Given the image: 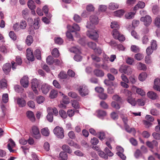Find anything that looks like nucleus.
Returning <instances> with one entry per match:
<instances>
[{
  "label": "nucleus",
  "instance_id": "9",
  "mask_svg": "<svg viewBox=\"0 0 160 160\" xmlns=\"http://www.w3.org/2000/svg\"><path fill=\"white\" fill-rule=\"evenodd\" d=\"M89 20L91 23H88V25L91 24L95 26V25L98 24L99 22L98 17L94 15H91L89 18Z\"/></svg>",
  "mask_w": 160,
  "mask_h": 160
},
{
  "label": "nucleus",
  "instance_id": "6",
  "mask_svg": "<svg viewBox=\"0 0 160 160\" xmlns=\"http://www.w3.org/2000/svg\"><path fill=\"white\" fill-rule=\"evenodd\" d=\"M39 82L38 81L36 78L33 79L31 82L32 88L34 92L37 94L38 93L37 88Z\"/></svg>",
  "mask_w": 160,
  "mask_h": 160
},
{
  "label": "nucleus",
  "instance_id": "28",
  "mask_svg": "<svg viewBox=\"0 0 160 160\" xmlns=\"http://www.w3.org/2000/svg\"><path fill=\"white\" fill-rule=\"evenodd\" d=\"M68 75L66 72L62 71L58 75V77L61 79H65L67 78Z\"/></svg>",
  "mask_w": 160,
  "mask_h": 160
},
{
  "label": "nucleus",
  "instance_id": "47",
  "mask_svg": "<svg viewBox=\"0 0 160 160\" xmlns=\"http://www.w3.org/2000/svg\"><path fill=\"white\" fill-rule=\"evenodd\" d=\"M8 100V96L7 93L3 94L2 96V101L4 103H7Z\"/></svg>",
  "mask_w": 160,
  "mask_h": 160
},
{
  "label": "nucleus",
  "instance_id": "20",
  "mask_svg": "<svg viewBox=\"0 0 160 160\" xmlns=\"http://www.w3.org/2000/svg\"><path fill=\"white\" fill-rule=\"evenodd\" d=\"M17 102L20 107H23L25 106L26 104L25 101L22 98H18Z\"/></svg>",
  "mask_w": 160,
  "mask_h": 160
},
{
  "label": "nucleus",
  "instance_id": "48",
  "mask_svg": "<svg viewBox=\"0 0 160 160\" xmlns=\"http://www.w3.org/2000/svg\"><path fill=\"white\" fill-rule=\"evenodd\" d=\"M143 58L144 56L143 55L140 53L136 54L134 56L135 58L138 61L141 60Z\"/></svg>",
  "mask_w": 160,
  "mask_h": 160
},
{
  "label": "nucleus",
  "instance_id": "25",
  "mask_svg": "<svg viewBox=\"0 0 160 160\" xmlns=\"http://www.w3.org/2000/svg\"><path fill=\"white\" fill-rule=\"evenodd\" d=\"M146 145L149 148H152L153 146H157L158 145L157 142L155 140H153L152 142L147 141L146 142Z\"/></svg>",
  "mask_w": 160,
  "mask_h": 160
},
{
  "label": "nucleus",
  "instance_id": "8",
  "mask_svg": "<svg viewBox=\"0 0 160 160\" xmlns=\"http://www.w3.org/2000/svg\"><path fill=\"white\" fill-rule=\"evenodd\" d=\"M32 133L33 136L36 139H38L40 138V134L39 130L38 127L36 126H34L32 127Z\"/></svg>",
  "mask_w": 160,
  "mask_h": 160
},
{
  "label": "nucleus",
  "instance_id": "49",
  "mask_svg": "<svg viewBox=\"0 0 160 160\" xmlns=\"http://www.w3.org/2000/svg\"><path fill=\"white\" fill-rule=\"evenodd\" d=\"M29 11L28 8H25L22 11V15L24 18H26L29 14Z\"/></svg>",
  "mask_w": 160,
  "mask_h": 160
},
{
  "label": "nucleus",
  "instance_id": "53",
  "mask_svg": "<svg viewBox=\"0 0 160 160\" xmlns=\"http://www.w3.org/2000/svg\"><path fill=\"white\" fill-rule=\"evenodd\" d=\"M70 51L72 52L75 53H79L80 51L76 47H73L69 49Z\"/></svg>",
  "mask_w": 160,
  "mask_h": 160
},
{
  "label": "nucleus",
  "instance_id": "52",
  "mask_svg": "<svg viewBox=\"0 0 160 160\" xmlns=\"http://www.w3.org/2000/svg\"><path fill=\"white\" fill-rule=\"evenodd\" d=\"M88 45L89 47L94 50L96 49V44L95 42H89L88 43Z\"/></svg>",
  "mask_w": 160,
  "mask_h": 160
},
{
  "label": "nucleus",
  "instance_id": "4",
  "mask_svg": "<svg viewBox=\"0 0 160 160\" xmlns=\"http://www.w3.org/2000/svg\"><path fill=\"white\" fill-rule=\"evenodd\" d=\"M53 132L58 138L62 139L64 137V130L62 128L57 126L53 129Z\"/></svg>",
  "mask_w": 160,
  "mask_h": 160
},
{
  "label": "nucleus",
  "instance_id": "27",
  "mask_svg": "<svg viewBox=\"0 0 160 160\" xmlns=\"http://www.w3.org/2000/svg\"><path fill=\"white\" fill-rule=\"evenodd\" d=\"M62 148L66 152H67L69 153H71L72 152V150L70 149V147L67 145L64 144L62 146Z\"/></svg>",
  "mask_w": 160,
  "mask_h": 160
},
{
  "label": "nucleus",
  "instance_id": "15",
  "mask_svg": "<svg viewBox=\"0 0 160 160\" xmlns=\"http://www.w3.org/2000/svg\"><path fill=\"white\" fill-rule=\"evenodd\" d=\"M9 141L10 143L8 144V148L10 152H13L15 151V150L12 149V148L15 147V144L12 139H10Z\"/></svg>",
  "mask_w": 160,
  "mask_h": 160
},
{
  "label": "nucleus",
  "instance_id": "59",
  "mask_svg": "<svg viewBox=\"0 0 160 160\" xmlns=\"http://www.w3.org/2000/svg\"><path fill=\"white\" fill-rule=\"evenodd\" d=\"M86 9L89 12H92L94 10V7L92 5L90 4L87 6Z\"/></svg>",
  "mask_w": 160,
  "mask_h": 160
},
{
  "label": "nucleus",
  "instance_id": "51",
  "mask_svg": "<svg viewBox=\"0 0 160 160\" xmlns=\"http://www.w3.org/2000/svg\"><path fill=\"white\" fill-rule=\"evenodd\" d=\"M47 118L48 120L50 122H52L53 121V114L52 112H49L47 116Z\"/></svg>",
  "mask_w": 160,
  "mask_h": 160
},
{
  "label": "nucleus",
  "instance_id": "2",
  "mask_svg": "<svg viewBox=\"0 0 160 160\" xmlns=\"http://www.w3.org/2000/svg\"><path fill=\"white\" fill-rule=\"evenodd\" d=\"M111 27L114 29L112 32V35L114 38L120 41V34L117 29L119 28V25L117 22L115 21L112 22L111 23Z\"/></svg>",
  "mask_w": 160,
  "mask_h": 160
},
{
  "label": "nucleus",
  "instance_id": "22",
  "mask_svg": "<svg viewBox=\"0 0 160 160\" xmlns=\"http://www.w3.org/2000/svg\"><path fill=\"white\" fill-rule=\"evenodd\" d=\"M68 158V154L66 152L62 151L60 152L59 157L60 160H67Z\"/></svg>",
  "mask_w": 160,
  "mask_h": 160
},
{
  "label": "nucleus",
  "instance_id": "13",
  "mask_svg": "<svg viewBox=\"0 0 160 160\" xmlns=\"http://www.w3.org/2000/svg\"><path fill=\"white\" fill-rule=\"evenodd\" d=\"M50 86L46 83H44L42 85L41 90L42 92L45 94H47L49 92Z\"/></svg>",
  "mask_w": 160,
  "mask_h": 160
},
{
  "label": "nucleus",
  "instance_id": "38",
  "mask_svg": "<svg viewBox=\"0 0 160 160\" xmlns=\"http://www.w3.org/2000/svg\"><path fill=\"white\" fill-rule=\"evenodd\" d=\"M154 24L157 27L160 28V15L158 16L155 19Z\"/></svg>",
  "mask_w": 160,
  "mask_h": 160
},
{
  "label": "nucleus",
  "instance_id": "42",
  "mask_svg": "<svg viewBox=\"0 0 160 160\" xmlns=\"http://www.w3.org/2000/svg\"><path fill=\"white\" fill-rule=\"evenodd\" d=\"M59 114L63 119L66 118L67 117V113L63 110H60L59 111Z\"/></svg>",
  "mask_w": 160,
  "mask_h": 160
},
{
  "label": "nucleus",
  "instance_id": "10",
  "mask_svg": "<svg viewBox=\"0 0 160 160\" xmlns=\"http://www.w3.org/2000/svg\"><path fill=\"white\" fill-rule=\"evenodd\" d=\"M67 28L68 30L71 32H74L75 31H79L80 30V27L78 24L76 23H74L72 26L68 25Z\"/></svg>",
  "mask_w": 160,
  "mask_h": 160
},
{
  "label": "nucleus",
  "instance_id": "37",
  "mask_svg": "<svg viewBox=\"0 0 160 160\" xmlns=\"http://www.w3.org/2000/svg\"><path fill=\"white\" fill-rule=\"evenodd\" d=\"M34 55L36 58L38 60L41 58V51L39 49H37L34 52Z\"/></svg>",
  "mask_w": 160,
  "mask_h": 160
},
{
  "label": "nucleus",
  "instance_id": "39",
  "mask_svg": "<svg viewBox=\"0 0 160 160\" xmlns=\"http://www.w3.org/2000/svg\"><path fill=\"white\" fill-rule=\"evenodd\" d=\"M54 59L51 56H48L46 59L47 63L48 64L51 65L54 63Z\"/></svg>",
  "mask_w": 160,
  "mask_h": 160
},
{
  "label": "nucleus",
  "instance_id": "1",
  "mask_svg": "<svg viewBox=\"0 0 160 160\" xmlns=\"http://www.w3.org/2000/svg\"><path fill=\"white\" fill-rule=\"evenodd\" d=\"M86 27L87 28H89L87 32V35L88 37L91 39L97 40L98 38L99 35L97 32L94 29L95 27L92 26L91 24L87 25Z\"/></svg>",
  "mask_w": 160,
  "mask_h": 160
},
{
  "label": "nucleus",
  "instance_id": "5",
  "mask_svg": "<svg viewBox=\"0 0 160 160\" xmlns=\"http://www.w3.org/2000/svg\"><path fill=\"white\" fill-rule=\"evenodd\" d=\"M78 90L80 95L83 97L88 95L89 92L88 87L85 85L80 86Z\"/></svg>",
  "mask_w": 160,
  "mask_h": 160
},
{
  "label": "nucleus",
  "instance_id": "12",
  "mask_svg": "<svg viewBox=\"0 0 160 160\" xmlns=\"http://www.w3.org/2000/svg\"><path fill=\"white\" fill-rule=\"evenodd\" d=\"M27 58V59L31 61H33L34 60V56L32 52L30 49L28 48L26 50Z\"/></svg>",
  "mask_w": 160,
  "mask_h": 160
},
{
  "label": "nucleus",
  "instance_id": "29",
  "mask_svg": "<svg viewBox=\"0 0 160 160\" xmlns=\"http://www.w3.org/2000/svg\"><path fill=\"white\" fill-rule=\"evenodd\" d=\"M33 39L31 35H28L27 37L26 40V43L28 46H30L32 43Z\"/></svg>",
  "mask_w": 160,
  "mask_h": 160
},
{
  "label": "nucleus",
  "instance_id": "56",
  "mask_svg": "<svg viewBox=\"0 0 160 160\" xmlns=\"http://www.w3.org/2000/svg\"><path fill=\"white\" fill-rule=\"evenodd\" d=\"M38 20V19H34L33 26L35 29H37L39 28Z\"/></svg>",
  "mask_w": 160,
  "mask_h": 160
},
{
  "label": "nucleus",
  "instance_id": "50",
  "mask_svg": "<svg viewBox=\"0 0 160 160\" xmlns=\"http://www.w3.org/2000/svg\"><path fill=\"white\" fill-rule=\"evenodd\" d=\"M9 36L10 38L13 41H15L17 39V37L13 31H11L9 33Z\"/></svg>",
  "mask_w": 160,
  "mask_h": 160
},
{
  "label": "nucleus",
  "instance_id": "45",
  "mask_svg": "<svg viewBox=\"0 0 160 160\" xmlns=\"http://www.w3.org/2000/svg\"><path fill=\"white\" fill-rule=\"evenodd\" d=\"M52 54L53 57H58L59 55V53L58 50L56 48H54L52 52Z\"/></svg>",
  "mask_w": 160,
  "mask_h": 160
},
{
  "label": "nucleus",
  "instance_id": "17",
  "mask_svg": "<svg viewBox=\"0 0 160 160\" xmlns=\"http://www.w3.org/2000/svg\"><path fill=\"white\" fill-rule=\"evenodd\" d=\"M26 115L28 118L32 122H34L35 121V118L33 112L28 111L26 112Z\"/></svg>",
  "mask_w": 160,
  "mask_h": 160
},
{
  "label": "nucleus",
  "instance_id": "34",
  "mask_svg": "<svg viewBox=\"0 0 160 160\" xmlns=\"http://www.w3.org/2000/svg\"><path fill=\"white\" fill-rule=\"evenodd\" d=\"M147 77V74L145 72L141 73L138 76V79L141 81H144Z\"/></svg>",
  "mask_w": 160,
  "mask_h": 160
},
{
  "label": "nucleus",
  "instance_id": "61",
  "mask_svg": "<svg viewBox=\"0 0 160 160\" xmlns=\"http://www.w3.org/2000/svg\"><path fill=\"white\" fill-rule=\"evenodd\" d=\"M98 138L101 140H103L105 137V135L104 132H100L98 134Z\"/></svg>",
  "mask_w": 160,
  "mask_h": 160
},
{
  "label": "nucleus",
  "instance_id": "54",
  "mask_svg": "<svg viewBox=\"0 0 160 160\" xmlns=\"http://www.w3.org/2000/svg\"><path fill=\"white\" fill-rule=\"evenodd\" d=\"M159 7L157 5H154L152 8V11L154 14H157L159 11Z\"/></svg>",
  "mask_w": 160,
  "mask_h": 160
},
{
  "label": "nucleus",
  "instance_id": "21",
  "mask_svg": "<svg viewBox=\"0 0 160 160\" xmlns=\"http://www.w3.org/2000/svg\"><path fill=\"white\" fill-rule=\"evenodd\" d=\"M147 94L149 98L152 99H157L158 98V95L157 94L152 91L149 92Z\"/></svg>",
  "mask_w": 160,
  "mask_h": 160
},
{
  "label": "nucleus",
  "instance_id": "26",
  "mask_svg": "<svg viewBox=\"0 0 160 160\" xmlns=\"http://www.w3.org/2000/svg\"><path fill=\"white\" fill-rule=\"evenodd\" d=\"M35 4L34 1L32 0H29L28 2V7L31 10H33L36 8Z\"/></svg>",
  "mask_w": 160,
  "mask_h": 160
},
{
  "label": "nucleus",
  "instance_id": "62",
  "mask_svg": "<svg viewBox=\"0 0 160 160\" xmlns=\"http://www.w3.org/2000/svg\"><path fill=\"white\" fill-rule=\"evenodd\" d=\"M136 92L137 93L143 96L145 95V92L141 88H138L136 90Z\"/></svg>",
  "mask_w": 160,
  "mask_h": 160
},
{
  "label": "nucleus",
  "instance_id": "16",
  "mask_svg": "<svg viewBox=\"0 0 160 160\" xmlns=\"http://www.w3.org/2000/svg\"><path fill=\"white\" fill-rule=\"evenodd\" d=\"M153 88L154 89L160 91V79L158 78L155 79L154 81Z\"/></svg>",
  "mask_w": 160,
  "mask_h": 160
},
{
  "label": "nucleus",
  "instance_id": "46",
  "mask_svg": "<svg viewBox=\"0 0 160 160\" xmlns=\"http://www.w3.org/2000/svg\"><path fill=\"white\" fill-rule=\"evenodd\" d=\"M54 40L55 43L59 45H61L63 42V40L60 37L55 38Z\"/></svg>",
  "mask_w": 160,
  "mask_h": 160
},
{
  "label": "nucleus",
  "instance_id": "19",
  "mask_svg": "<svg viewBox=\"0 0 160 160\" xmlns=\"http://www.w3.org/2000/svg\"><path fill=\"white\" fill-rule=\"evenodd\" d=\"M122 72L125 74H129L131 73L132 70L130 67L127 65H124L122 68Z\"/></svg>",
  "mask_w": 160,
  "mask_h": 160
},
{
  "label": "nucleus",
  "instance_id": "31",
  "mask_svg": "<svg viewBox=\"0 0 160 160\" xmlns=\"http://www.w3.org/2000/svg\"><path fill=\"white\" fill-rule=\"evenodd\" d=\"M41 132L42 135L45 136H48L49 134V130L47 128H45L41 130Z\"/></svg>",
  "mask_w": 160,
  "mask_h": 160
},
{
  "label": "nucleus",
  "instance_id": "60",
  "mask_svg": "<svg viewBox=\"0 0 160 160\" xmlns=\"http://www.w3.org/2000/svg\"><path fill=\"white\" fill-rule=\"evenodd\" d=\"M91 58L94 61V63L100 62L101 61V58L95 55H92Z\"/></svg>",
  "mask_w": 160,
  "mask_h": 160
},
{
  "label": "nucleus",
  "instance_id": "58",
  "mask_svg": "<svg viewBox=\"0 0 160 160\" xmlns=\"http://www.w3.org/2000/svg\"><path fill=\"white\" fill-rule=\"evenodd\" d=\"M74 20L77 22H79L81 20V17L77 14H75L73 17Z\"/></svg>",
  "mask_w": 160,
  "mask_h": 160
},
{
  "label": "nucleus",
  "instance_id": "64",
  "mask_svg": "<svg viewBox=\"0 0 160 160\" xmlns=\"http://www.w3.org/2000/svg\"><path fill=\"white\" fill-rule=\"evenodd\" d=\"M27 26V23L24 20H22L20 23V28L24 29L26 28Z\"/></svg>",
  "mask_w": 160,
  "mask_h": 160
},
{
  "label": "nucleus",
  "instance_id": "63",
  "mask_svg": "<svg viewBox=\"0 0 160 160\" xmlns=\"http://www.w3.org/2000/svg\"><path fill=\"white\" fill-rule=\"evenodd\" d=\"M105 152L106 153V154L108 156L110 157L112 156L113 154V153L109 150L108 148H106L104 150Z\"/></svg>",
  "mask_w": 160,
  "mask_h": 160
},
{
  "label": "nucleus",
  "instance_id": "23",
  "mask_svg": "<svg viewBox=\"0 0 160 160\" xmlns=\"http://www.w3.org/2000/svg\"><path fill=\"white\" fill-rule=\"evenodd\" d=\"M67 143L70 146L76 148L80 149V146L78 144L74 142L72 140L68 141Z\"/></svg>",
  "mask_w": 160,
  "mask_h": 160
},
{
  "label": "nucleus",
  "instance_id": "14",
  "mask_svg": "<svg viewBox=\"0 0 160 160\" xmlns=\"http://www.w3.org/2000/svg\"><path fill=\"white\" fill-rule=\"evenodd\" d=\"M22 85L24 88H27L28 85V77L26 76L23 77L20 81Z\"/></svg>",
  "mask_w": 160,
  "mask_h": 160
},
{
  "label": "nucleus",
  "instance_id": "30",
  "mask_svg": "<svg viewBox=\"0 0 160 160\" xmlns=\"http://www.w3.org/2000/svg\"><path fill=\"white\" fill-rule=\"evenodd\" d=\"M127 100L128 102L132 106H135L136 104V102L135 101V99L131 97H128L127 98Z\"/></svg>",
  "mask_w": 160,
  "mask_h": 160
},
{
  "label": "nucleus",
  "instance_id": "7",
  "mask_svg": "<svg viewBox=\"0 0 160 160\" xmlns=\"http://www.w3.org/2000/svg\"><path fill=\"white\" fill-rule=\"evenodd\" d=\"M140 20L144 22V25L146 26H149L152 21L151 17L148 15H147L144 17H141Z\"/></svg>",
  "mask_w": 160,
  "mask_h": 160
},
{
  "label": "nucleus",
  "instance_id": "44",
  "mask_svg": "<svg viewBox=\"0 0 160 160\" xmlns=\"http://www.w3.org/2000/svg\"><path fill=\"white\" fill-rule=\"evenodd\" d=\"M72 106L75 108L78 109L79 108L78 102L76 100H72Z\"/></svg>",
  "mask_w": 160,
  "mask_h": 160
},
{
  "label": "nucleus",
  "instance_id": "40",
  "mask_svg": "<svg viewBox=\"0 0 160 160\" xmlns=\"http://www.w3.org/2000/svg\"><path fill=\"white\" fill-rule=\"evenodd\" d=\"M106 115V112L104 111L99 110L98 111V116L99 118H102V117L105 116Z\"/></svg>",
  "mask_w": 160,
  "mask_h": 160
},
{
  "label": "nucleus",
  "instance_id": "35",
  "mask_svg": "<svg viewBox=\"0 0 160 160\" xmlns=\"http://www.w3.org/2000/svg\"><path fill=\"white\" fill-rule=\"evenodd\" d=\"M135 12H131L125 14V17L126 18L131 19L133 18Z\"/></svg>",
  "mask_w": 160,
  "mask_h": 160
},
{
  "label": "nucleus",
  "instance_id": "24",
  "mask_svg": "<svg viewBox=\"0 0 160 160\" xmlns=\"http://www.w3.org/2000/svg\"><path fill=\"white\" fill-rule=\"evenodd\" d=\"M119 7V5L114 2H111L110 3L108 6V8L111 10H113L117 9Z\"/></svg>",
  "mask_w": 160,
  "mask_h": 160
},
{
  "label": "nucleus",
  "instance_id": "11",
  "mask_svg": "<svg viewBox=\"0 0 160 160\" xmlns=\"http://www.w3.org/2000/svg\"><path fill=\"white\" fill-rule=\"evenodd\" d=\"M11 66L9 63H7L4 64L2 68L3 72L6 75L9 73L11 71Z\"/></svg>",
  "mask_w": 160,
  "mask_h": 160
},
{
  "label": "nucleus",
  "instance_id": "18",
  "mask_svg": "<svg viewBox=\"0 0 160 160\" xmlns=\"http://www.w3.org/2000/svg\"><path fill=\"white\" fill-rule=\"evenodd\" d=\"M93 72L94 75L98 77H102L104 75V72L102 70L98 69H95Z\"/></svg>",
  "mask_w": 160,
  "mask_h": 160
},
{
  "label": "nucleus",
  "instance_id": "36",
  "mask_svg": "<svg viewBox=\"0 0 160 160\" xmlns=\"http://www.w3.org/2000/svg\"><path fill=\"white\" fill-rule=\"evenodd\" d=\"M111 106L117 110H118L120 108L119 102L113 101L111 104Z\"/></svg>",
  "mask_w": 160,
  "mask_h": 160
},
{
  "label": "nucleus",
  "instance_id": "55",
  "mask_svg": "<svg viewBox=\"0 0 160 160\" xmlns=\"http://www.w3.org/2000/svg\"><path fill=\"white\" fill-rule=\"evenodd\" d=\"M157 48V45L156 41L153 40L151 42V48L152 49L155 50Z\"/></svg>",
  "mask_w": 160,
  "mask_h": 160
},
{
  "label": "nucleus",
  "instance_id": "41",
  "mask_svg": "<svg viewBox=\"0 0 160 160\" xmlns=\"http://www.w3.org/2000/svg\"><path fill=\"white\" fill-rule=\"evenodd\" d=\"M0 85L2 88H6L7 85L6 80L5 79H2L0 81Z\"/></svg>",
  "mask_w": 160,
  "mask_h": 160
},
{
  "label": "nucleus",
  "instance_id": "33",
  "mask_svg": "<svg viewBox=\"0 0 160 160\" xmlns=\"http://www.w3.org/2000/svg\"><path fill=\"white\" fill-rule=\"evenodd\" d=\"M58 91L55 90H52L49 94V96L51 98H55L57 96Z\"/></svg>",
  "mask_w": 160,
  "mask_h": 160
},
{
  "label": "nucleus",
  "instance_id": "43",
  "mask_svg": "<svg viewBox=\"0 0 160 160\" xmlns=\"http://www.w3.org/2000/svg\"><path fill=\"white\" fill-rule=\"evenodd\" d=\"M98 154L101 158L107 159L108 158V156L103 151L99 150L98 151Z\"/></svg>",
  "mask_w": 160,
  "mask_h": 160
},
{
  "label": "nucleus",
  "instance_id": "3",
  "mask_svg": "<svg viewBox=\"0 0 160 160\" xmlns=\"http://www.w3.org/2000/svg\"><path fill=\"white\" fill-rule=\"evenodd\" d=\"M124 124V128L125 130L128 133L132 132L135 134L136 131L135 129L133 128H130L128 124V117L126 116H121Z\"/></svg>",
  "mask_w": 160,
  "mask_h": 160
},
{
  "label": "nucleus",
  "instance_id": "57",
  "mask_svg": "<svg viewBox=\"0 0 160 160\" xmlns=\"http://www.w3.org/2000/svg\"><path fill=\"white\" fill-rule=\"evenodd\" d=\"M44 98L41 96H38L37 98V102L39 104L42 103L44 101Z\"/></svg>",
  "mask_w": 160,
  "mask_h": 160
},
{
  "label": "nucleus",
  "instance_id": "32",
  "mask_svg": "<svg viewBox=\"0 0 160 160\" xmlns=\"http://www.w3.org/2000/svg\"><path fill=\"white\" fill-rule=\"evenodd\" d=\"M138 68L139 70L143 71H146L147 69V67L146 65L141 62L138 63Z\"/></svg>",
  "mask_w": 160,
  "mask_h": 160
}]
</instances>
